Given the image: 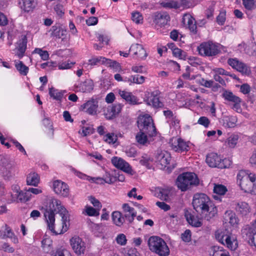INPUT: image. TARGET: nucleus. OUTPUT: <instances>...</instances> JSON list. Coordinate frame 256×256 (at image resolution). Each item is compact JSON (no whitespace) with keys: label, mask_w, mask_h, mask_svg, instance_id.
<instances>
[{"label":"nucleus","mask_w":256,"mask_h":256,"mask_svg":"<svg viewBox=\"0 0 256 256\" xmlns=\"http://www.w3.org/2000/svg\"><path fill=\"white\" fill-rule=\"evenodd\" d=\"M206 162L210 167H217L220 168H226L224 162V160L216 153H210L206 156Z\"/></svg>","instance_id":"14"},{"label":"nucleus","mask_w":256,"mask_h":256,"mask_svg":"<svg viewBox=\"0 0 256 256\" xmlns=\"http://www.w3.org/2000/svg\"><path fill=\"white\" fill-rule=\"evenodd\" d=\"M0 248L2 250H4V252L10 253L14 252V248L10 246L6 242L2 243L1 244Z\"/></svg>","instance_id":"63"},{"label":"nucleus","mask_w":256,"mask_h":256,"mask_svg":"<svg viewBox=\"0 0 256 256\" xmlns=\"http://www.w3.org/2000/svg\"><path fill=\"white\" fill-rule=\"evenodd\" d=\"M172 54L175 56L178 57L180 59L184 60L186 58V53L180 48H174Z\"/></svg>","instance_id":"53"},{"label":"nucleus","mask_w":256,"mask_h":256,"mask_svg":"<svg viewBox=\"0 0 256 256\" xmlns=\"http://www.w3.org/2000/svg\"><path fill=\"white\" fill-rule=\"evenodd\" d=\"M132 20L137 24H142L143 22V16L140 12H135L132 14Z\"/></svg>","instance_id":"50"},{"label":"nucleus","mask_w":256,"mask_h":256,"mask_svg":"<svg viewBox=\"0 0 256 256\" xmlns=\"http://www.w3.org/2000/svg\"><path fill=\"white\" fill-rule=\"evenodd\" d=\"M237 182L245 192L256 195V174L240 171L237 175Z\"/></svg>","instance_id":"3"},{"label":"nucleus","mask_w":256,"mask_h":256,"mask_svg":"<svg viewBox=\"0 0 256 256\" xmlns=\"http://www.w3.org/2000/svg\"><path fill=\"white\" fill-rule=\"evenodd\" d=\"M170 189L169 188H160L159 190L158 196L160 198L165 201L170 200Z\"/></svg>","instance_id":"40"},{"label":"nucleus","mask_w":256,"mask_h":256,"mask_svg":"<svg viewBox=\"0 0 256 256\" xmlns=\"http://www.w3.org/2000/svg\"><path fill=\"white\" fill-rule=\"evenodd\" d=\"M107 58L103 56L94 57L88 60V64L96 66L98 64H104Z\"/></svg>","instance_id":"41"},{"label":"nucleus","mask_w":256,"mask_h":256,"mask_svg":"<svg viewBox=\"0 0 256 256\" xmlns=\"http://www.w3.org/2000/svg\"><path fill=\"white\" fill-rule=\"evenodd\" d=\"M160 92L155 90L152 92L146 91L144 94V101L147 104L152 106L154 108L161 107L162 104L159 99Z\"/></svg>","instance_id":"8"},{"label":"nucleus","mask_w":256,"mask_h":256,"mask_svg":"<svg viewBox=\"0 0 256 256\" xmlns=\"http://www.w3.org/2000/svg\"><path fill=\"white\" fill-rule=\"evenodd\" d=\"M54 256H71V254L66 248H60L56 250Z\"/></svg>","instance_id":"57"},{"label":"nucleus","mask_w":256,"mask_h":256,"mask_svg":"<svg viewBox=\"0 0 256 256\" xmlns=\"http://www.w3.org/2000/svg\"><path fill=\"white\" fill-rule=\"evenodd\" d=\"M42 247L45 252H49L52 249V240L50 238L44 237L42 241Z\"/></svg>","instance_id":"35"},{"label":"nucleus","mask_w":256,"mask_h":256,"mask_svg":"<svg viewBox=\"0 0 256 256\" xmlns=\"http://www.w3.org/2000/svg\"><path fill=\"white\" fill-rule=\"evenodd\" d=\"M12 230L6 224H3L0 227V238L5 239L12 235Z\"/></svg>","instance_id":"36"},{"label":"nucleus","mask_w":256,"mask_h":256,"mask_svg":"<svg viewBox=\"0 0 256 256\" xmlns=\"http://www.w3.org/2000/svg\"><path fill=\"white\" fill-rule=\"evenodd\" d=\"M194 209L199 213L205 214L204 218L209 220L217 214L216 206H213L209 198L204 194H196L192 200Z\"/></svg>","instance_id":"1"},{"label":"nucleus","mask_w":256,"mask_h":256,"mask_svg":"<svg viewBox=\"0 0 256 256\" xmlns=\"http://www.w3.org/2000/svg\"><path fill=\"white\" fill-rule=\"evenodd\" d=\"M116 242L120 246H125L127 242L126 236L123 234H118L116 238Z\"/></svg>","instance_id":"56"},{"label":"nucleus","mask_w":256,"mask_h":256,"mask_svg":"<svg viewBox=\"0 0 256 256\" xmlns=\"http://www.w3.org/2000/svg\"><path fill=\"white\" fill-rule=\"evenodd\" d=\"M27 36L22 35L18 41L17 42V46L14 50L15 55L19 58H22L25 54L26 49Z\"/></svg>","instance_id":"17"},{"label":"nucleus","mask_w":256,"mask_h":256,"mask_svg":"<svg viewBox=\"0 0 256 256\" xmlns=\"http://www.w3.org/2000/svg\"><path fill=\"white\" fill-rule=\"evenodd\" d=\"M198 184L199 180L193 172L182 173L178 176L176 180V186L182 192L188 190Z\"/></svg>","instance_id":"4"},{"label":"nucleus","mask_w":256,"mask_h":256,"mask_svg":"<svg viewBox=\"0 0 256 256\" xmlns=\"http://www.w3.org/2000/svg\"><path fill=\"white\" fill-rule=\"evenodd\" d=\"M139 130L146 132L149 137L156 135V130L152 118L148 114L140 116L137 120Z\"/></svg>","instance_id":"6"},{"label":"nucleus","mask_w":256,"mask_h":256,"mask_svg":"<svg viewBox=\"0 0 256 256\" xmlns=\"http://www.w3.org/2000/svg\"><path fill=\"white\" fill-rule=\"evenodd\" d=\"M226 191V188L222 184H216L214 188V192L218 195H224Z\"/></svg>","instance_id":"49"},{"label":"nucleus","mask_w":256,"mask_h":256,"mask_svg":"<svg viewBox=\"0 0 256 256\" xmlns=\"http://www.w3.org/2000/svg\"><path fill=\"white\" fill-rule=\"evenodd\" d=\"M186 0H170L167 2H164L162 4L163 7L170 8H189L190 7L194 6V5L190 4L188 5L186 4Z\"/></svg>","instance_id":"19"},{"label":"nucleus","mask_w":256,"mask_h":256,"mask_svg":"<svg viewBox=\"0 0 256 256\" xmlns=\"http://www.w3.org/2000/svg\"><path fill=\"white\" fill-rule=\"evenodd\" d=\"M222 97L225 100L231 102L232 104L242 102V100L238 96L234 95L232 92L224 90L222 94Z\"/></svg>","instance_id":"33"},{"label":"nucleus","mask_w":256,"mask_h":256,"mask_svg":"<svg viewBox=\"0 0 256 256\" xmlns=\"http://www.w3.org/2000/svg\"><path fill=\"white\" fill-rule=\"evenodd\" d=\"M132 82L134 84H142L144 82L145 78L144 76H140V75H134L132 76Z\"/></svg>","instance_id":"58"},{"label":"nucleus","mask_w":256,"mask_h":256,"mask_svg":"<svg viewBox=\"0 0 256 256\" xmlns=\"http://www.w3.org/2000/svg\"><path fill=\"white\" fill-rule=\"evenodd\" d=\"M123 105L120 104H116L108 107L104 116L108 120H111L117 116L121 112Z\"/></svg>","instance_id":"20"},{"label":"nucleus","mask_w":256,"mask_h":256,"mask_svg":"<svg viewBox=\"0 0 256 256\" xmlns=\"http://www.w3.org/2000/svg\"><path fill=\"white\" fill-rule=\"evenodd\" d=\"M99 210H100L96 208H94L88 206H86L84 208V212L89 216H98L100 214Z\"/></svg>","instance_id":"45"},{"label":"nucleus","mask_w":256,"mask_h":256,"mask_svg":"<svg viewBox=\"0 0 256 256\" xmlns=\"http://www.w3.org/2000/svg\"><path fill=\"white\" fill-rule=\"evenodd\" d=\"M130 50L133 52L136 58L144 60L148 56V54L142 46L138 44H132Z\"/></svg>","instance_id":"24"},{"label":"nucleus","mask_w":256,"mask_h":256,"mask_svg":"<svg viewBox=\"0 0 256 256\" xmlns=\"http://www.w3.org/2000/svg\"><path fill=\"white\" fill-rule=\"evenodd\" d=\"M219 240L231 250H234L238 246L236 237L232 233L223 234Z\"/></svg>","instance_id":"9"},{"label":"nucleus","mask_w":256,"mask_h":256,"mask_svg":"<svg viewBox=\"0 0 256 256\" xmlns=\"http://www.w3.org/2000/svg\"><path fill=\"white\" fill-rule=\"evenodd\" d=\"M170 21V16L166 12H156L154 15V22L158 28L167 25Z\"/></svg>","instance_id":"16"},{"label":"nucleus","mask_w":256,"mask_h":256,"mask_svg":"<svg viewBox=\"0 0 256 256\" xmlns=\"http://www.w3.org/2000/svg\"><path fill=\"white\" fill-rule=\"evenodd\" d=\"M37 6L36 0H18V6L22 12L29 13L32 12Z\"/></svg>","instance_id":"18"},{"label":"nucleus","mask_w":256,"mask_h":256,"mask_svg":"<svg viewBox=\"0 0 256 256\" xmlns=\"http://www.w3.org/2000/svg\"><path fill=\"white\" fill-rule=\"evenodd\" d=\"M70 244L72 249L77 255L84 254L86 250V244L78 236H74L70 240Z\"/></svg>","instance_id":"11"},{"label":"nucleus","mask_w":256,"mask_h":256,"mask_svg":"<svg viewBox=\"0 0 256 256\" xmlns=\"http://www.w3.org/2000/svg\"><path fill=\"white\" fill-rule=\"evenodd\" d=\"M2 162L3 166H4L6 170H12L15 166L14 163L12 161L9 160L6 158L2 160Z\"/></svg>","instance_id":"54"},{"label":"nucleus","mask_w":256,"mask_h":256,"mask_svg":"<svg viewBox=\"0 0 256 256\" xmlns=\"http://www.w3.org/2000/svg\"><path fill=\"white\" fill-rule=\"evenodd\" d=\"M224 220L226 222H229L232 226H235L238 224V218L236 214L232 210H227L224 215Z\"/></svg>","instance_id":"32"},{"label":"nucleus","mask_w":256,"mask_h":256,"mask_svg":"<svg viewBox=\"0 0 256 256\" xmlns=\"http://www.w3.org/2000/svg\"><path fill=\"white\" fill-rule=\"evenodd\" d=\"M45 212L44 216L46 220H48L52 226V222L54 220V214L58 213L65 218V215H68L66 210L62 205L61 202L54 197H48L45 204Z\"/></svg>","instance_id":"2"},{"label":"nucleus","mask_w":256,"mask_h":256,"mask_svg":"<svg viewBox=\"0 0 256 256\" xmlns=\"http://www.w3.org/2000/svg\"><path fill=\"white\" fill-rule=\"evenodd\" d=\"M98 106V102L94 100H88L84 104V108L86 109V112L90 114H96Z\"/></svg>","instance_id":"31"},{"label":"nucleus","mask_w":256,"mask_h":256,"mask_svg":"<svg viewBox=\"0 0 256 256\" xmlns=\"http://www.w3.org/2000/svg\"><path fill=\"white\" fill-rule=\"evenodd\" d=\"M104 140L109 144H114L116 141L117 138L114 134H108L104 136Z\"/></svg>","instance_id":"55"},{"label":"nucleus","mask_w":256,"mask_h":256,"mask_svg":"<svg viewBox=\"0 0 256 256\" xmlns=\"http://www.w3.org/2000/svg\"><path fill=\"white\" fill-rule=\"evenodd\" d=\"M122 208L124 213V216L126 219L130 223H132L136 216V212H135L134 209L130 207L128 204H123Z\"/></svg>","instance_id":"25"},{"label":"nucleus","mask_w":256,"mask_h":256,"mask_svg":"<svg viewBox=\"0 0 256 256\" xmlns=\"http://www.w3.org/2000/svg\"><path fill=\"white\" fill-rule=\"evenodd\" d=\"M53 189L56 194L61 196L66 197L69 194L68 186L64 182L56 180L53 183Z\"/></svg>","instance_id":"15"},{"label":"nucleus","mask_w":256,"mask_h":256,"mask_svg":"<svg viewBox=\"0 0 256 256\" xmlns=\"http://www.w3.org/2000/svg\"><path fill=\"white\" fill-rule=\"evenodd\" d=\"M150 250L160 256H168L170 254V250L166 242L162 238L153 236L148 241Z\"/></svg>","instance_id":"5"},{"label":"nucleus","mask_w":256,"mask_h":256,"mask_svg":"<svg viewBox=\"0 0 256 256\" xmlns=\"http://www.w3.org/2000/svg\"><path fill=\"white\" fill-rule=\"evenodd\" d=\"M239 136L238 134H232L226 140L225 143L226 146L230 148H234L238 140Z\"/></svg>","instance_id":"37"},{"label":"nucleus","mask_w":256,"mask_h":256,"mask_svg":"<svg viewBox=\"0 0 256 256\" xmlns=\"http://www.w3.org/2000/svg\"><path fill=\"white\" fill-rule=\"evenodd\" d=\"M118 94L120 96L130 104H137V98L131 92L124 90H120Z\"/></svg>","instance_id":"28"},{"label":"nucleus","mask_w":256,"mask_h":256,"mask_svg":"<svg viewBox=\"0 0 256 256\" xmlns=\"http://www.w3.org/2000/svg\"><path fill=\"white\" fill-rule=\"evenodd\" d=\"M61 216L62 222L60 224H57L56 228L54 226L55 218H54V222H52V226H50V224L48 222V221L46 220L48 229L56 234H63L66 232L68 228V226L66 224L68 216L65 215V218L64 219H62V216Z\"/></svg>","instance_id":"10"},{"label":"nucleus","mask_w":256,"mask_h":256,"mask_svg":"<svg viewBox=\"0 0 256 256\" xmlns=\"http://www.w3.org/2000/svg\"><path fill=\"white\" fill-rule=\"evenodd\" d=\"M228 63L233 68L236 69L242 74L249 75L250 74V68L246 64L239 61L236 58H229Z\"/></svg>","instance_id":"12"},{"label":"nucleus","mask_w":256,"mask_h":256,"mask_svg":"<svg viewBox=\"0 0 256 256\" xmlns=\"http://www.w3.org/2000/svg\"><path fill=\"white\" fill-rule=\"evenodd\" d=\"M15 66L20 74L26 76L28 74L29 68L22 62L15 61Z\"/></svg>","instance_id":"38"},{"label":"nucleus","mask_w":256,"mask_h":256,"mask_svg":"<svg viewBox=\"0 0 256 256\" xmlns=\"http://www.w3.org/2000/svg\"><path fill=\"white\" fill-rule=\"evenodd\" d=\"M172 148L176 152H182L188 150V144L182 139L178 138H172L170 142Z\"/></svg>","instance_id":"13"},{"label":"nucleus","mask_w":256,"mask_h":256,"mask_svg":"<svg viewBox=\"0 0 256 256\" xmlns=\"http://www.w3.org/2000/svg\"><path fill=\"white\" fill-rule=\"evenodd\" d=\"M20 190L18 186H14L13 189V193L10 194V200L11 202H18Z\"/></svg>","instance_id":"51"},{"label":"nucleus","mask_w":256,"mask_h":256,"mask_svg":"<svg viewBox=\"0 0 256 256\" xmlns=\"http://www.w3.org/2000/svg\"><path fill=\"white\" fill-rule=\"evenodd\" d=\"M186 220L190 225L195 227H200L202 224V222L198 218L191 214L187 216Z\"/></svg>","instance_id":"43"},{"label":"nucleus","mask_w":256,"mask_h":256,"mask_svg":"<svg viewBox=\"0 0 256 256\" xmlns=\"http://www.w3.org/2000/svg\"><path fill=\"white\" fill-rule=\"evenodd\" d=\"M112 162L116 168L124 172L128 173L131 172L132 169L129 164L121 158L114 157L112 159Z\"/></svg>","instance_id":"22"},{"label":"nucleus","mask_w":256,"mask_h":256,"mask_svg":"<svg viewBox=\"0 0 256 256\" xmlns=\"http://www.w3.org/2000/svg\"><path fill=\"white\" fill-rule=\"evenodd\" d=\"M236 118L234 117H226L224 120V126L228 128H234L236 126Z\"/></svg>","instance_id":"47"},{"label":"nucleus","mask_w":256,"mask_h":256,"mask_svg":"<svg viewBox=\"0 0 256 256\" xmlns=\"http://www.w3.org/2000/svg\"><path fill=\"white\" fill-rule=\"evenodd\" d=\"M103 177L104 179H100L101 181H104V182L108 184H112L117 180L116 176H114L108 172H106Z\"/></svg>","instance_id":"46"},{"label":"nucleus","mask_w":256,"mask_h":256,"mask_svg":"<svg viewBox=\"0 0 256 256\" xmlns=\"http://www.w3.org/2000/svg\"><path fill=\"white\" fill-rule=\"evenodd\" d=\"M182 23L184 26L188 28L192 32L196 30V21L194 18L190 14L187 13L183 15Z\"/></svg>","instance_id":"23"},{"label":"nucleus","mask_w":256,"mask_h":256,"mask_svg":"<svg viewBox=\"0 0 256 256\" xmlns=\"http://www.w3.org/2000/svg\"><path fill=\"white\" fill-rule=\"evenodd\" d=\"M112 218L113 223L118 226H121L125 222L124 216L119 211H114L112 214Z\"/></svg>","instance_id":"30"},{"label":"nucleus","mask_w":256,"mask_h":256,"mask_svg":"<svg viewBox=\"0 0 256 256\" xmlns=\"http://www.w3.org/2000/svg\"><path fill=\"white\" fill-rule=\"evenodd\" d=\"M94 82L92 80L87 79L80 83L77 88L82 92H90L94 88Z\"/></svg>","instance_id":"29"},{"label":"nucleus","mask_w":256,"mask_h":256,"mask_svg":"<svg viewBox=\"0 0 256 256\" xmlns=\"http://www.w3.org/2000/svg\"><path fill=\"white\" fill-rule=\"evenodd\" d=\"M197 82L201 86L206 88H210L213 85L212 80H207L203 78H200L198 80H197Z\"/></svg>","instance_id":"59"},{"label":"nucleus","mask_w":256,"mask_h":256,"mask_svg":"<svg viewBox=\"0 0 256 256\" xmlns=\"http://www.w3.org/2000/svg\"><path fill=\"white\" fill-rule=\"evenodd\" d=\"M152 160V158L146 154L144 155L141 160H140V163L144 166H148L150 164V162Z\"/></svg>","instance_id":"64"},{"label":"nucleus","mask_w":256,"mask_h":256,"mask_svg":"<svg viewBox=\"0 0 256 256\" xmlns=\"http://www.w3.org/2000/svg\"><path fill=\"white\" fill-rule=\"evenodd\" d=\"M148 136L144 132L140 130L136 135V140L138 144L148 146L150 142Z\"/></svg>","instance_id":"27"},{"label":"nucleus","mask_w":256,"mask_h":256,"mask_svg":"<svg viewBox=\"0 0 256 256\" xmlns=\"http://www.w3.org/2000/svg\"><path fill=\"white\" fill-rule=\"evenodd\" d=\"M104 64L108 66L112 67L116 70L120 68V64L118 62L108 58H107V60H106V64Z\"/></svg>","instance_id":"62"},{"label":"nucleus","mask_w":256,"mask_h":256,"mask_svg":"<svg viewBox=\"0 0 256 256\" xmlns=\"http://www.w3.org/2000/svg\"><path fill=\"white\" fill-rule=\"evenodd\" d=\"M75 63L70 62L68 61L67 62H60L58 64V68L59 70H66L70 68L72 66H73Z\"/></svg>","instance_id":"60"},{"label":"nucleus","mask_w":256,"mask_h":256,"mask_svg":"<svg viewBox=\"0 0 256 256\" xmlns=\"http://www.w3.org/2000/svg\"><path fill=\"white\" fill-rule=\"evenodd\" d=\"M216 19L217 22L219 24H224L226 19V12L225 11H221L217 16Z\"/></svg>","instance_id":"61"},{"label":"nucleus","mask_w":256,"mask_h":256,"mask_svg":"<svg viewBox=\"0 0 256 256\" xmlns=\"http://www.w3.org/2000/svg\"><path fill=\"white\" fill-rule=\"evenodd\" d=\"M156 158V160L159 162L162 166H166L170 164L171 160L170 154L166 152L161 150H157Z\"/></svg>","instance_id":"21"},{"label":"nucleus","mask_w":256,"mask_h":256,"mask_svg":"<svg viewBox=\"0 0 256 256\" xmlns=\"http://www.w3.org/2000/svg\"><path fill=\"white\" fill-rule=\"evenodd\" d=\"M32 54H38L41 58L44 60H48L49 58V54L46 50H43L41 48H36L32 52Z\"/></svg>","instance_id":"48"},{"label":"nucleus","mask_w":256,"mask_h":256,"mask_svg":"<svg viewBox=\"0 0 256 256\" xmlns=\"http://www.w3.org/2000/svg\"><path fill=\"white\" fill-rule=\"evenodd\" d=\"M40 182V176L35 172H31L27 176L26 184L28 185L36 186Z\"/></svg>","instance_id":"34"},{"label":"nucleus","mask_w":256,"mask_h":256,"mask_svg":"<svg viewBox=\"0 0 256 256\" xmlns=\"http://www.w3.org/2000/svg\"><path fill=\"white\" fill-rule=\"evenodd\" d=\"M244 8L246 10H254L256 8V0H242Z\"/></svg>","instance_id":"44"},{"label":"nucleus","mask_w":256,"mask_h":256,"mask_svg":"<svg viewBox=\"0 0 256 256\" xmlns=\"http://www.w3.org/2000/svg\"><path fill=\"white\" fill-rule=\"evenodd\" d=\"M246 52L250 56L256 58V45L254 44L246 46L245 48Z\"/></svg>","instance_id":"52"},{"label":"nucleus","mask_w":256,"mask_h":256,"mask_svg":"<svg viewBox=\"0 0 256 256\" xmlns=\"http://www.w3.org/2000/svg\"><path fill=\"white\" fill-rule=\"evenodd\" d=\"M19 200L18 202H25L30 200L32 197V194L26 190V192L20 190L19 193Z\"/></svg>","instance_id":"42"},{"label":"nucleus","mask_w":256,"mask_h":256,"mask_svg":"<svg viewBox=\"0 0 256 256\" xmlns=\"http://www.w3.org/2000/svg\"><path fill=\"white\" fill-rule=\"evenodd\" d=\"M198 50L202 56H214L220 52V46L212 42H204L198 47Z\"/></svg>","instance_id":"7"},{"label":"nucleus","mask_w":256,"mask_h":256,"mask_svg":"<svg viewBox=\"0 0 256 256\" xmlns=\"http://www.w3.org/2000/svg\"><path fill=\"white\" fill-rule=\"evenodd\" d=\"M49 94L51 98L56 100H60L63 96V93L62 91L56 90L54 88H49Z\"/></svg>","instance_id":"39"},{"label":"nucleus","mask_w":256,"mask_h":256,"mask_svg":"<svg viewBox=\"0 0 256 256\" xmlns=\"http://www.w3.org/2000/svg\"><path fill=\"white\" fill-rule=\"evenodd\" d=\"M235 210L238 214L245 216L250 212V208L248 203L238 202L236 204Z\"/></svg>","instance_id":"26"}]
</instances>
